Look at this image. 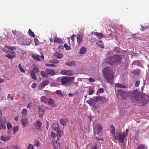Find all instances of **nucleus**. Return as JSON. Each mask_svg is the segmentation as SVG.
I'll list each match as a JSON object with an SVG mask.
<instances>
[{
    "instance_id": "f257e3e1",
    "label": "nucleus",
    "mask_w": 149,
    "mask_h": 149,
    "mask_svg": "<svg viewBox=\"0 0 149 149\" xmlns=\"http://www.w3.org/2000/svg\"><path fill=\"white\" fill-rule=\"evenodd\" d=\"M102 72L104 78L107 82L110 84H112L114 76L111 68L110 67H107L103 70Z\"/></svg>"
},
{
    "instance_id": "f03ea898",
    "label": "nucleus",
    "mask_w": 149,
    "mask_h": 149,
    "mask_svg": "<svg viewBox=\"0 0 149 149\" xmlns=\"http://www.w3.org/2000/svg\"><path fill=\"white\" fill-rule=\"evenodd\" d=\"M122 56L120 55H114L107 57L106 59L107 63L110 65H118L121 63Z\"/></svg>"
},
{
    "instance_id": "7ed1b4c3",
    "label": "nucleus",
    "mask_w": 149,
    "mask_h": 149,
    "mask_svg": "<svg viewBox=\"0 0 149 149\" xmlns=\"http://www.w3.org/2000/svg\"><path fill=\"white\" fill-rule=\"evenodd\" d=\"M62 85L68 86L74 83L75 77H63L61 79Z\"/></svg>"
},
{
    "instance_id": "20e7f679",
    "label": "nucleus",
    "mask_w": 149,
    "mask_h": 149,
    "mask_svg": "<svg viewBox=\"0 0 149 149\" xmlns=\"http://www.w3.org/2000/svg\"><path fill=\"white\" fill-rule=\"evenodd\" d=\"M101 98L100 97L97 96L93 98H90L89 100L87 101V103L91 107L95 109H97L99 106V101H100Z\"/></svg>"
},
{
    "instance_id": "39448f33",
    "label": "nucleus",
    "mask_w": 149,
    "mask_h": 149,
    "mask_svg": "<svg viewBox=\"0 0 149 149\" xmlns=\"http://www.w3.org/2000/svg\"><path fill=\"white\" fill-rule=\"evenodd\" d=\"M125 134L124 132L121 131L120 132L116 131V135H113V136L115 140H118L121 143H123L124 141L125 137Z\"/></svg>"
},
{
    "instance_id": "423d86ee",
    "label": "nucleus",
    "mask_w": 149,
    "mask_h": 149,
    "mask_svg": "<svg viewBox=\"0 0 149 149\" xmlns=\"http://www.w3.org/2000/svg\"><path fill=\"white\" fill-rule=\"evenodd\" d=\"M41 75L44 78H47L49 76H54L56 74L55 71L52 69L47 68L45 71H41L40 72Z\"/></svg>"
},
{
    "instance_id": "0eeeda50",
    "label": "nucleus",
    "mask_w": 149,
    "mask_h": 149,
    "mask_svg": "<svg viewBox=\"0 0 149 149\" xmlns=\"http://www.w3.org/2000/svg\"><path fill=\"white\" fill-rule=\"evenodd\" d=\"M116 94L117 97L121 96L123 99H126V97L127 95V93L121 89H118L116 91Z\"/></svg>"
},
{
    "instance_id": "6e6552de",
    "label": "nucleus",
    "mask_w": 149,
    "mask_h": 149,
    "mask_svg": "<svg viewBox=\"0 0 149 149\" xmlns=\"http://www.w3.org/2000/svg\"><path fill=\"white\" fill-rule=\"evenodd\" d=\"M102 127L100 123L97 124L94 127L93 133L94 134H99L102 131Z\"/></svg>"
},
{
    "instance_id": "1a4fd4ad",
    "label": "nucleus",
    "mask_w": 149,
    "mask_h": 149,
    "mask_svg": "<svg viewBox=\"0 0 149 149\" xmlns=\"http://www.w3.org/2000/svg\"><path fill=\"white\" fill-rule=\"evenodd\" d=\"M47 109V107H46L44 106H39L38 109L40 117L42 118L43 116L45 110Z\"/></svg>"
},
{
    "instance_id": "9d476101",
    "label": "nucleus",
    "mask_w": 149,
    "mask_h": 149,
    "mask_svg": "<svg viewBox=\"0 0 149 149\" xmlns=\"http://www.w3.org/2000/svg\"><path fill=\"white\" fill-rule=\"evenodd\" d=\"M49 84V82L48 80H46L42 81L41 84L39 85L38 88V90H43L44 87Z\"/></svg>"
},
{
    "instance_id": "9b49d317",
    "label": "nucleus",
    "mask_w": 149,
    "mask_h": 149,
    "mask_svg": "<svg viewBox=\"0 0 149 149\" xmlns=\"http://www.w3.org/2000/svg\"><path fill=\"white\" fill-rule=\"evenodd\" d=\"M22 44L24 45H30L32 40L31 39L22 38L21 39Z\"/></svg>"
},
{
    "instance_id": "f8f14e48",
    "label": "nucleus",
    "mask_w": 149,
    "mask_h": 149,
    "mask_svg": "<svg viewBox=\"0 0 149 149\" xmlns=\"http://www.w3.org/2000/svg\"><path fill=\"white\" fill-rule=\"evenodd\" d=\"M62 74L66 75H72L74 74V72L71 70H62L61 72Z\"/></svg>"
},
{
    "instance_id": "ddd939ff",
    "label": "nucleus",
    "mask_w": 149,
    "mask_h": 149,
    "mask_svg": "<svg viewBox=\"0 0 149 149\" xmlns=\"http://www.w3.org/2000/svg\"><path fill=\"white\" fill-rule=\"evenodd\" d=\"M42 125V123L39 120H37L36 123L34 124L35 127L38 130H41V127Z\"/></svg>"
},
{
    "instance_id": "4468645a",
    "label": "nucleus",
    "mask_w": 149,
    "mask_h": 149,
    "mask_svg": "<svg viewBox=\"0 0 149 149\" xmlns=\"http://www.w3.org/2000/svg\"><path fill=\"white\" fill-rule=\"evenodd\" d=\"M54 56L56 58L61 59L63 56V55L61 53L58 52H55L54 54Z\"/></svg>"
},
{
    "instance_id": "2eb2a0df",
    "label": "nucleus",
    "mask_w": 149,
    "mask_h": 149,
    "mask_svg": "<svg viewBox=\"0 0 149 149\" xmlns=\"http://www.w3.org/2000/svg\"><path fill=\"white\" fill-rule=\"evenodd\" d=\"M77 42L78 45H80L83 42V38L81 35H78L77 37Z\"/></svg>"
},
{
    "instance_id": "dca6fc26",
    "label": "nucleus",
    "mask_w": 149,
    "mask_h": 149,
    "mask_svg": "<svg viewBox=\"0 0 149 149\" xmlns=\"http://www.w3.org/2000/svg\"><path fill=\"white\" fill-rule=\"evenodd\" d=\"M28 120L26 118H23L22 120V123L24 128L27 126Z\"/></svg>"
},
{
    "instance_id": "f3484780",
    "label": "nucleus",
    "mask_w": 149,
    "mask_h": 149,
    "mask_svg": "<svg viewBox=\"0 0 149 149\" xmlns=\"http://www.w3.org/2000/svg\"><path fill=\"white\" fill-rule=\"evenodd\" d=\"M148 147L146 144H141L137 148V149H148Z\"/></svg>"
},
{
    "instance_id": "a211bd4d",
    "label": "nucleus",
    "mask_w": 149,
    "mask_h": 149,
    "mask_svg": "<svg viewBox=\"0 0 149 149\" xmlns=\"http://www.w3.org/2000/svg\"><path fill=\"white\" fill-rule=\"evenodd\" d=\"M52 128L55 130H58L59 129L58 123H54L52 126Z\"/></svg>"
},
{
    "instance_id": "6ab92c4d",
    "label": "nucleus",
    "mask_w": 149,
    "mask_h": 149,
    "mask_svg": "<svg viewBox=\"0 0 149 149\" xmlns=\"http://www.w3.org/2000/svg\"><path fill=\"white\" fill-rule=\"evenodd\" d=\"M7 127L8 130V134H10L12 133L11 131H10L9 130L12 127V125L9 123L8 122L7 123Z\"/></svg>"
},
{
    "instance_id": "aec40b11",
    "label": "nucleus",
    "mask_w": 149,
    "mask_h": 149,
    "mask_svg": "<svg viewBox=\"0 0 149 149\" xmlns=\"http://www.w3.org/2000/svg\"><path fill=\"white\" fill-rule=\"evenodd\" d=\"M87 51L86 49L84 47H82L80 49L79 51L80 54H85Z\"/></svg>"
},
{
    "instance_id": "412c9836",
    "label": "nucleus",
    "mask_w": 149,
    "mask_h": 149,
    "mask_svg": "<svg viewBox=\"0 0 149 149\" xmlns=\"http://www.w3.org/2000/svg\"><path fill=\"white\" fill-rule=\"evenodd\" d=\"M115 86L116 87L120 88H127L126 86L118 83L116 84Z\"/></svg>"
},
{
    "instance_id": "4be33fe9",
    "label": "nucleus",
    "mask_w": 149,
    "mask_h": 149,
    "mask_svg": "<svg viewBox=\"0 0 149 149\" xmlns=\"http://www.w3.org/2000/svg\"><path fill=\"white\" fill-rule=\"evenodd\" d=\"M66 64L70 67L74 66L76 65V62L74 61H70L66 63Z\"/></svg>"
},
{
    "instance_id": "5701e85b",
    "label": "nucleus",
    "mask_w": 149,
    "mask_h": 149,
    "mask_svg": "<svg viewBox=\"0 0 149 149\" xmlns=\"http://www.w3.org/2000/svg\"><path fill=\"white\" fill-rule=\"evenodd\" d=\"M1 140L4 141H8L10 140V136H1Z\"/></svg>"
},
{
    "instance_id": "b1692460",
    "label": "nucleus",
    "mask_w": 149,
    "mask_h": 149,
    "mask_svg": "<svg viewBox=\"0 0 149 149\" xmlns=\"http://www.w3.org/2000/svg\"><path fill=\"white\" fill-rule=\"evenodd\" d=\"M62 42V40L61 39L58 37L54 38V43L57 42V43H60Z\"/></svg>"
},
{
    "instance_id": "393cba45",
    "label": "nucleus",
    "mask_w": 149,
    "mask_h": 149,
    "mask_svg": "<svg viewBox=\"0 0 149 149\" xmlns=\"http://www.w3.org/2000/svg\"><path fill=\"white\" fill-rule=\"evenodd\" d=\"M110 127L111 129L110 133L112 134V135H115L116 132V130L114 126L113 125H112L110 126Z\"/></svg>"
},
{
    "instance_id": "a878e982",
    "label": "nucleus",
    "mask_w": 149,
    "mask_h": 149,
    "mask_svg": "<svg viewBox=\"0 0 149 149\" xmlns=\"http://www.w3.org/2000/svg\"><path fill=\"white\" fill-rule=\"evenodd\" d=\"M94 34V35L101 38H104V36L101 33H98L97 32H95Z\"/></svg>"
},
{
    "instance_id": "bb28decb",
    "label": "nucleus",
    "mask_w": 149,
    "mask_h": 149,
    "mask_svg": "<svg viewBox=\"0 0 149 149\" xmlns=\"http://www.w3.org/2000/svg\"><path fill=\"white\" fill-rule=\"evenodd\" d=\"M41 100L42 102L46 103L48 101V98L44 96H43L41 97Z\"/></svg>"
},
{
    "instance_id": "cd10ccee",
    "label": "nucleus",
    "mask_w": 149,
    "mask_h": 149,
    "mask_svg": "<svg viewBox=\"0 0 149 149\" xmlns=\"http://www.w3.org/2000/svg\"><path fill=\"white\" fill-rule=\"evenodd\" d=\"M57 139L58 140L61 136L62 131H61L59 130H57Z\"/></svg>"
},
{
    "instance_id": "c85d7f7f",
    "label": "nucleus",
    "mask_w": 149,
    "mask_h": 149,
    "mask_svg": "<svg viewBox=\"0 0 149 149\" xmlns=\"http://www.w3.org/2000/svg\"><path fill=\"white\" fill-rule=\"evenodd\" d=\"M36 73L34 72H31V77L33 79L36 80H37L36 77Z\"/></svg>"
},
{
    "instance_id": "c756f323",
    "label": "nucleus",
    "mask_w": 149,
    "mask_h": 149,
    "mask_svg": "<svg viewBox=\"0 0 149 149\" xmlns=\"http://www.w3.org/2000/svg\"><path fill=\"white\" fill-rule=\"evenodd\" d=\"M32 72H33L36 73H38L39 72V68L36 66H35L33 69Z\"/></svg>"
},
{
    "instance_id": "7c9ffc66",
    "label": "nucleus",
    "mask_w": 149,
    "mask_h": 149,
    "mask_svg": "<svg viewBox=\"0 0 149 149\" xmlns=\"http://www.w3.org/2000/svg\"><path fill=\"white\" fill-rule=\"evenodd\" d=\"M33 58L36 60L37 61H40V55H33Z\"/></svg>"
},
{
    "instance_id": "2f4dec72",
    "label": "nucleus",
    "mask_w": 149,
    "mask_h": 149,
    "mask_svg": "<svg viewBox=\"0 0 149 149\" xmlns=\"http://www.w3.org/2000/svg\"><path fill=\"white\" fill-rule=\"evenodd\" d=\"M140 71L141 70L139 69L134 70L133 71V73L136 75H138L140 74Z\"/></svg>"
},
{
    "instance_id": "473e14b6",
    "label": "nucleus",
    "mask_w": 149,
    "mask_h": 149,
    "mask_svg": "<svg viewBox=\"0 0 149 149\" xmlns=\"http://www.w3.org/2000/svg\"><path fill=\"white\" fill-rule=\"evenodd\" d=\"M7 58L10 59H12L13 58L15 57V55H11L10 54H8L5 56Z\"/></svg>"
},
{
    "instance_id": "72a5a7b5",
    "label": "nucleus",
    "mask_w": 149,
    "mask_h": 149,
    "mask_svg": "<svg viewBox=\"0 0 149 149\" xmlns=\"http://www.w3.org/2000/svg\"><path fill=\"white\" fill-rule=\"evenodd\" d=\"M45 66L47 67H56L57 66V65L52 64L45 63Z\"/></svg>"
},
{
    "instance_id": "f704fd0d",
    "label": "nucleus",
    "mask_w": 149,
    "mask_h": 149,
    "mask_svg": "<svg viewBox=\"0 0 149 149\" xmlns=\"http://www.w3.org/2000/svg\"><path fill=\"white\" fill-rule=\"evenodd\" d=\"M47 102L48 104L49 105L52 104L54 103L53 100L50 98H49V99H48V100Z\"/></svg>"
},
{
    "instance_id": "c9c22d12",
    "label": "nucleus",
    "mask_w": 149,
    "mask_h": 149,
    "mask_svg": "<svg viewBox=\"0 0 149 149\" xmlns=\"http://www.w3.org/2000/svg\"><path fill=\"white\" fill-rule=\"evenodd\" d=\"M28 33L33 38L35 37V35L34 34L33 32H32L30 29H29Z\"/></svg>"
},
{
    "instance_id": "e433bc0d",
    "label": "nucleus",
    "mask_w": 149,
    "mask_h": 149,
    "mask_svg": "<svg viewBox=\"0 0 149 149\" xmlns=\"http://www.w3.org/2000/svg\"><path fill=\"white\" fill-rule=\"evenodd\" d=\"M18 68L20 71L23 73H25V71L23 68L21 66V64H19V65Z\"/></svg>"
},
{
    "instance_id": "4c0bfd02",
    "label": "nucleus",
    "mask_w": 149,
    "mask_h": 149,
    "mask_svg": "<svg viewBox=\"0 0 149 149\" xmlns=\"http://www.w3.org/2000/svg\"><path fill=\"white\" fill-rule=\"evenodd\" d=\"M56 93L59 96H63L61 91L60 90H57L56 91Z\"/></svg>"
},
{
    "instance_id": "58836bf2",
    "label": "nucleus",
    "mask_w": 149,
    "mask_h": 149,
    "mask_svg": "<svg viewBox=\"0 0 149 149\" xmlns=\"http://www.w3.org/2000/svg\"><path fill=\"white\" fill-rule=\"evenodd\" d=\"M60 123L63 125H65V120L64 119H62L60 120Z\"/></svg>"
},
{
    "instance_id": "ea45409f",
    "label": "nucleus",
    "mask_w": 149,
    "mask_h": 149,
    "mask_svg": "<svg viewBox=\"0 0 149 149\" xmlns=\"http://www.w3.org/2000/svg\"><path fill=\"white\" fill-rule=\"evenodd\" d=\"M34 146L37 147L39 146L40 145V143L39 141L37 140H35L34 141Z\"/></svg>"
},
{
    "instance_id": "a19ab883",
    "label": "nucleus",
    "mask_w": 149,
    "mask_h": 149,
    "mask_svg": "<svg viewBox=\"0 0 149 149\" xmlns=\"http://www.w3.org/2000/svg\"><path fill=\"white\" fill-rule=\"evenodd\" d=\"M64 47L66 49L68 50H70L71 49L70 47L68 46L66 43H65L64 44Z\"/></svg>"
},
{
    "instance_id": "79ce46f5",
    "label": "nucleus",
    "mask_w": 149,
    "mask_h": 149,
    "mask_svg": "<svg viewBox=\"0 0 149 149\" xmlns=\"http://www.w3.org/2000/svg\"><path fill=\"white\" fill-rule=\"evenodd\" d=\"M6 125L3 124H0V130L2 129L6 130Z\"/></svg>"
},
{
    "instance_id": "37998d69",
    "label": "nucleus",
    "mask_w": 149,
    "mask_h": 149,
    "mask_svg": "<svg viewBox=\"0 0 149 149\" xmlns=\"http://www.w3.org/2000/svg\"><path fill=\"white\" fill-rule=\"evenodd\" d=\"M21 113L24 116H26L27 114V110L25 109H23L21 112Z\"/></svg>"
},
{
    "instance_id": "c03bdc74",
    "label": "nucleus",
    "mask_w": 149,
    "mask_h": 149,
    "mask_svg": "<svg viewBox=\"0 0 149 149\" xmlns=\"http://www.w3.org/2000/svg\"><path fill=\"white\" fill-rule=\"evenodd\" d=\"M19 130L18 127L17 126H15L13 128V134H15V133L18 131Z\"/></svg>"
},
{
    "instance_id": "a18cd8bd",
    "label": "nucleus",
    "mask_w": 149,
    "mask_h": 149,
    "mask_svg": "<svg viewBox=\"0 0 149 149\" xmlns=\"http://www.w3.org/2000/svg\"><path fill=\"white\" fill-rule=\"evenodd\" d=\"M139 62L138 60H135L132 63V65H139Z\"/></svg>"
},
{
    "instance_id": "49530a36",
    "label": "nucleus",
    "mask_w": 149,
    "mask_h": 149,
    "mask_svg": "<svg viewBox=\"0 0 149 149\" xmlns=\"http://www.w3.org/2000/svg\"><path fill=\"white\" fill-rule=\"evenodd\" d=\"M34 41L35 42V44L36 46H37L39 44V40L37 38H34Z\"/></svg>"
},
{
    "instance_id": "de8ad7c7",
    "label": "nucleus",
    "mask_w": 149,
    "mask_h": 149,
    "mask_svg": "<svg viewBox=\"0 0 149 149\" xmlns=\"http://www.w3.org/2000/svg\"><path fill=\"white\" fill-rule=\"evenodd\" d=\"M49 63H53L57 64L58 63L59 61L57 60H55L54 61H49Z\"/></svg>"
},
{
    "instance_id": "09e8293b",
    "label": "nucleus",
    "mask_w": 149,
    "mask_h": 149,
    "mask_svg": "<svg viewBox=\"0 0 149 149\" xmlns=\"http://www.w3.org/2000/svg\"><path fill=\"white\" fill-rule=\"evenodd\" d=\"M148 28V27L145 26H141V31H143L144 30L146 29H147Z\"/></svg>"
},
{
    "instance_id": "8fccbe9b",
    "label": "nucleus",
    "mask_w": 149,
    "mask_h": 149,
    "mask_svg": "<svg viewBox=\"0 0 149 149\" xmlns=\"http://www.w3.org/2000/svg\"><path fill=\"white\" fill-rule=\"evenodd\" d=\"M115 51L117 52L120 53V49L118 47H116L115 49Z\"/></svg>"
},
{
    "instance_id": "3c124183",
    "label": "nucleus",
    "mask_w": 149,
    "mask_h": 149,
    "mask_svg": "<svg viewBox=\"0 0 149 149\" xmlns=\"http://www.w3.org/2000/svg\"><path fill=\"white\" fill-rule=\"evenodd\" d=\"M28 149H34L33 145L31 144H29L28 146Z\"/></svg>"
},
{
    "instance_id": "603ef678",
    "label": "nucleus",
    "mask_w": 149,
    "mask_h": 149,
    "mask_svg": "<svg viewBox=\"0 0 149 149\" xmlns=\"http://www.w3.org/2000/svg\"><path fill=\"white\" fill-rule=\"evenodd\" d=\"M76 36L75 34H73L72 36L71 37V39L73 42H74V38Z\"/></svg>"
},
{
    "instance_id": "864d4df0",
    "label": "nucleus",
    "mask_w": 149,
    "mask_h": 149,
    "mask_svg": "<svg viewBox=\"0 0 149 149\" xmlns=\"http://www.w3.org/2000/svg\"><path fill=\"white\" fill-rule=\"evenodd\" d=\"M7 98H10L11 100L12 101L13 100H14V98L13 96L11 95L10 94H9L8 95Z\"/></svg>"
},
{
    "instance_id": "5fc2aeb1",
    "label": "nucleus",
    "mask_w": 149,
    "mask_h": 149,
    "mask_svg": "<svg viewBox=\"0 0 149 149\" xmlns=\"http://www.w3.org/2000/svg\"><path fill=\"white\" fill-rule=\"evenodd\" d=\"M95 38L93 37H91L89 38V40L91 42H93L95 41Z\"/></svg>"
},
{
    "instance_id": "6e6d98bb",
    "label": "nucleus",
    "mask_w": 149,
    "mask_h": 149,
    "mask_svg": "<svg viewBox=\"0 0 149 149\" xmlns=\"http://www.w3.org/2000/svg\"><path fill=\"white\" fill-rule=\"evenodd\" d=\"M56 136V134L54 133L51 132V136L53 138H54Z\"/></svg>"
},
{
    "instance_id": "4d7b16f0",
    "label": "nucleus",
    "mask_w": 149,
    "mask_h": 149,
    "mask_svg": "<svg viewBox=\"0 0 149 149\" xmlns=\"http://www.w3.org/2000/svg\"><path fill=\"white\" fill-rule=\"evenodd\" d=\"M37 86V84L35 83H33L31 85V87L32 88H36Z\"/></svg>"
},
{
    "instance_id": "13d9d810",
    "label": "nucleus",
    "mask_w": 149,
    "mask_h": 149,
    "mask_svg": "<svg viewBox=\"0 0 149 149\" xmlns=\"http://www.w3.org/2000/svg\"><path fill=\"white\" fill-rule=\"evenodd\" d=\"M88 80L91 82H93L95 81V80L91 77H90L88 79Z\"/></svg>"
},
{
    "instance_id": "bf43d9fd",
    "label": "nucleus",
    "mask_w": 149,
    "mask_h": 149,
    "mask_svg": "<svg viewBox=\"0 0 149 149\" xmlns=\"http://www.w3.org/2000/svg\"><path fill=\"white\" fill-rule=\"evenodd\" d=\"M140 84V81H136L135 85L136 87H138Z\"/></svg>"
},
{
    "instance_id": "052dcab7",
    "label": "nucleus",
    "mask_w": 149,
    "mask_h": 149,
    "mask_svg": "<svg viewBox=\"0 0 149 149\" xmlns=\"http://www.w3.org/2000/svg\"><path fill=\"white\" fill-rule=\"evenodd\" d=\"M99 92L100 93H102L104 92V90L102 88H100L99 89Z\"/></svg>"
},
{
    "instance_id": "680f3d73",
    "label": "nucleus",
    "mask_w": 149,
    "mask_h": 149,
    "mask_svg": "<svg viewBox=\"0 0 149 149\" xmlns=\"http://www.w3.org/2000/svg\"><path fill=\"white\" fill-rule=\"evenodd\" d=\"M96 44L99 47L102 48H104V46L102 45L99 44V43H96Z\"/></svg>"
},
{
    "instance_id": "e2e57ef3",
    "label": "nucleus",
    "mask_w": 149,
    "mask_h": 149,
    "mask_svg": "<svg viewBox=\"0 0 149 149\" xmlns=\"http://www.w3.org/2000/svg\"><path fill=\"white\" fill-rule=\"evenodd\" d=\"M94 92V90H90L89 91V95H92V94Z\"/></svg>"
},
{
    "instance_id": "0e129e2a",
    "label": "nucleus",
    "mask_w": 149,
    "mask_h": 149,
    "mask_svg": "<svg viewBox=\"0 0 149 149\" xmlns=\"http://www.w3.org/2000/svg\"><path fill=\"white\" fill-rule=\"evenodd\" d=\"M19 116H16L14 117V120L16 121H17L18 120V118L19 117Z\"/></svg>"
},
{
    "instance_id": "69168bd1",
    "label": "nucleus",
    "mask_w": 149,
    "mask_h": 149,
    "mask_svg": "<svg viewBox=\"0 0 149 149\" xmlns=\"http://www.w3.org/2000/svg\"><path fill=\"white\" fill-rule=\"evenodd\" d=\"M97 146L96 144H95L92 148V149H97Z\"/></svg>"
},
{
    "instance_id": "338daca9",
    "label": "nucleus",
    "mask_w": 149,
    "mask_h": 149,
    "mask_svg": "<svg viewBox=\"0 0 149 149\" xmlns=\"http://www.w3.org/2000/svg\"><path fill=\"white\" fill-rule=\"evenodd\" d=\"M96 140H99V141H103L104 140V139L102 138H101L99 137H96Z\"/></svg>"
},
{
    "instance_id": "774afa93",
    "label": "nucleus",
    "mask_w": 149,
    "mask_h": 149,
    "mask_svg": "<svg viewBox=\"0 0 149 149\" xmlns=\"http://www.w3.org/2000/svg\"><path fill=\"white\" fill-rule=\"evenodd\" d=\"M12 32L14 35H15L16 34L17 31L16 30H14L12 31Z\"/></svg>"
}]
</instances>
